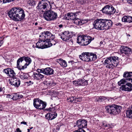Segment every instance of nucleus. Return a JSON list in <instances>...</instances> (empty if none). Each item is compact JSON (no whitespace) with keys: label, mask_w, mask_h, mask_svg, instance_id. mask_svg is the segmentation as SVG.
<instances>
[{"label":"nucleus","mask_w":132,"mask_h":132,"mask_svg":"<svg viewBox=\"0 0 132 132\" xmlns=\"http://www.w3.org/2000/svg\"><path fill=\"white\" fill-rule=\"evenodd\" d=\"M16 66L20 70H24L26 68L24 64V61L23 60L22 57L19 58L17 60Z\"/></svg>","instance_id":"obj_16"},{"label":"nucleus","mask_w":132,"mask_h":132,"mask_svg":"<svg viewBox=\"0 0 132 132\" xmlns=\"http://www.w3.org/2000/svg\"><path fill=\"white\" fill-rule=\"evenodd\" d=\"M59 35L63 40L65 41H68L72 36L71 33L68 31H63L61 33L59 34Z\"/></svg>","instance_id":"obj_14"},{"label":"nucleus","mask_w":132,"mask_h":132,"mask_svg":"<svg viewBox=\"0 0 132 132\" xmlns=\"http://www.w3.org/2000/svg\"><path fill=\"white\" fill-rule=\"evenodd\" d=\"M54 5V2L52 1L50 2L47 0H42L39 2L37 7L39 11L46 12L48 11L49 7L50 9Z\"/></svg>","instance_id":"obj_4"},{"label":"nucleus","mask_w":132,"mask_h":132,"mask_svg":"<svg viewBox=\"0 0 132 132\" xmlns=\"http://www.w3.org/2000/svg\"><path fill=\"white\" fill-rule=\"evenodd\" d=\"M52 35L54 36V38H51V36H50V38H48V39L46 41V47H49L52 45H55L57 43V41L55 40H53L55 36V35H53L51 33Z\"/></svg>","instance_id":"obj_18"},{"label":"nucleus","mask_w":132,"mask_h":132,"mask_svg":"<svg viewBox=\"0 0 132 132\" xmlns=\"http://www.w3.org/2000/svg\"><path fill=\"white\" fill-rule=\"evenodd\" d=\"M77 132H86L85 131L82 129H78L76 130Z\"/></svg>","instance_id":"obj_46"},{"label":"nucleus","mask_w":132,"mask_h":132,"mask_svg":"<svg viewBox=\"0 0 132 132\" xmlns=\"http://www.w3.org/2000/svg\"><path fill=\"white\" fill-rule=\"evenodd\" d=\"M105 127H108V128H111V126L109 124H106L104 126Z\"/></svg>","instance_id":"obj_47"},{"label":"nucleus","mask_w":132,"mask_h":132,"mask_svg":"<svg viewBox=\"0 0 132 132\" xmlns=\"http://www.w3.org/2000/svg\"><path fill=\"white\" fill-rule=\"evenodd\" d=\"M79 98V97L76 98L75 97V96H74V99L73 103H76L78 101H79L78 100Z\"/></svg>","instance_id":"obj_42"},{"label":"nucleus","mask_w":132,"mask_h":132,"mask_svg":"<svg viewBox=\"0 0 132 132\" xmlns=\"http://www.w3.org/2000/svg\"><path fill=\"white\" fill-rule=\"evenodd\" d=\"M120 52L121 54L128 56L132 53V49L127 46H122L120 48Z\"/></svg>","instance_id":"obj_13"},{"label":"nucleus","mask_w":132,"mask_h":132,"mask_svg":"<svg viewBox=\"0 0 132 132\" xmlns=\"http://www.w3.org/2000/svg\"><path fill=\"white\" fill-rule=\"evenodd\" d=\"M59 27L60 28H62L63 27V25L62 24H60L59 26Z\"/></svg>","instance_id":"obj_53"},{"label":"nucleus","mask_w":132,"mask_h":132,"mask_svg":"<svg viewBox=\"0 0 132 132\" xmlns=\"http://www.w3.org/2000/svg\"><path fill=\"white\" fill-rule=\"evenodd\" d=\"M79 57L82 60L85 61L89 62L95 61L97 57L96 54L93 53L85 52L82 53L79 55Z\"/></svg>","instance_id":"obj_6"},{"label":"nucleus","mask_w":132,"mask_h":132,"mask_svg":"<svg viewBox=\"0 0 132 132\" xmlns=\"http://www.w3.org/2000/svg\"><path fill=\"white\" fill-rule=\"evenodd\" d=\"M77 124L79 129L86 128L87 126V121L84 119H79L77 121Z\"/></svg>","instance_id":"obj_19"},{"label":"nucleus","mask_w":132,"mask_h":132,"mask_svg":"<svg viewBox=\"0 0 132 132\" xmlns=\"http://www.w3.org/2000/svg\"><path fill=\"white\" fill-rule=\"evenodd\" d=\"M80 12L78 11L76 12V13H73L74 14V16L75 18H77V17L79 16V13H80Z\"/></svg>","instance_id":"obj_41"},{"label":"nucleus","mask_w":132,"mask_h":132,"mask_svg":"<svg viewBox=\"0 0 132 132\" xmlns=\"http://www.w3.org/2000/svg\"><path fill=\"white\" fill-rule=\"evenodd\" d=\"M44 74L47 76L50 75L54 74V70L50 67L44 68Z\"/></svg>","instance_id":"obj_23"},{"label":"nucleus","mask_w":132,"mask_h":132,"mask_svg":"<svg viewBox=\"0 0 132 132\" xmlns=\"http://www.w3.org/2000/svg\"><path fill=\"white\" fill-rule=\"evenodd\" d=\"M1 105H0V110H1Z\"/></svg>","instance_id":"obj_59"},{"label":"nucleus","mask_w":132,"mask_h":132,"mask_svg":"<svg viewBox=\"0 0 132 132\" xmlns=\"http://www.w3.org/2000/svg\"><path fill=\"white\" fill-rule=\"evenodd\" d=\"M73 83L77 86H85L88 84V81L84 79H80L73 81Z\"/></svg>","instance_id":"obj_17"},{"label":"nucleus","mask_w":132,"mask_h":132,"mask_svg":"<svg viewBox=\"0 0 132 132\" xmlns=\"http://www.w3.org/2000/svg\"><path fill=\"white\" fill-rule=\"evenodd\" d=\"M77 2L79 4H83L85 2L84 0H77Z\"/></svg>","instance_id":"obj_44"},{"label":"nucleus","mask_w":132,"mask_h":132,"mask_svg":"<svg viewBox=\"0 0 132 132\" xmlns=\"http://www.w3.org/2000/svg\"><path fill=\"white\" fill-rule=\"evenodd\" d=\"M94 39V37L90 36H79L77 38V42L80 45L85 46L89 44Z\"/></svg>","instance_id":"obj_7"},{"label":"nucleus","mask_w":132,"mask_h":132,"mask_svg":"<svg viewBox=\"0 0 132 132\" xmlns=\"http://www.w3.org/2000/svg\"><path fill=\"white\" fill-rule=\"evenodd\" d=\"M5 73L10 77H13L15 76L16 74L13 70L10 68L6 69L4 70Z\"/></svg>","instance_id":"obj_21"},{"label":"nucleus","mask_w":132,"mask_h":132,"mask_svg":"<svg viewBox=\"0 0 132 132\" xmlns=\"http://www.w3.org/2000/svg\"><path fill=\"white\" fill-rule=\"evenodd\" d=\"M73 132H77V131H76V130L75 131H74Z\"/></svg>","instance_id":"obj_61"},{"label":"nucleus","mask_w":132,"mask_h":132,"mask_svg":"<svg viewBox=\"0 0 132 132\" xmlns=\"http://www.w3.org/2000/svg\"><path fill=\"white\" fill-rule=\"evenodd\" d=\"M56 61L59 63L62 67H66L67 66V64L66 61L61 59H59L57 60Z\"/></svg>","instance_id":"obj_28"},{"label":"nucleus","mask_w":132,"mask_h":132,"mask_svg":"<svg viewBox=\"0 0 132 132\" xmlns=\"http://www.w3.org/2000/svg\"><path fill=\"white\" fill-rule=\"evenodd\" d=\"M23 97V96L19 93L15 94L13 95L12 98L14 100L20 99Z\"/></svg>","instance_id":"obj_30"},{"label":"nucleus","mask_w":132,"mask_h":132,"mask_svg":"<svg viewBox=\"0 0 132 132\" xmlns=\"http://www.w3.org/2000/svg\"><path fill=\"white\" fill-rule=\"evenodd\" d=\"M108 113L111 114L116 115L120 112L122 107L115 104L108 105L106 108Z\"/></svg>","instance_id":"obj_8"},{"label":"nucleus","mask_w":132,"mask_h":132,"mask_svg":"<svg viewBox=\"0 0 132 132\" xmlns=\"http://www.w3.org/2000/svg\"><path fill=\"white\" fill-rule=\"evenodd\" d=\"M32 76L34 79L39 80L42 79L44 78V76L40 73L34 72Z\"/></svg>","instance_id":"obj_24"},{"label":"nucleus","mask_w":132,"mask_h":132,"mask_svg":"<svg viewBox=\"0 0 132 132\" xmlns=\"http://www.w3.org/2000/svg\"><path fill=\"white\" fill-rule=\"evenodd\" d=\"M119 58L117 56H112L105 60L104 64L105 67L109 69H113L116 67L119 63Z\"/></svg>","instance_id":"obj_5"},{"label":"nucleus","mask_w":132,"mask_h":132,"mask_svg":"<svg viewBox=\"0 0 132 132\" xmlns=\"http://www.w3.org/2000/svg\"><path fill=\"white\" fill-rule=\"evenodd\" d=\"M55 110V108H47L45 109V110L46 111H50L51 112H53V111H54V110Z\"/></svg>","instance_id":"obj_38"},{"label":"nucleus","mask_w":132,"mask_h":132,"mask_svg":"<svg viewBox=\"0 0 132 132\" xmlns=\"http://www.w3.org/2000/svg\"><path fill=\"white\" fill-rule=\"evenodd\" d=\"M122 22L130 23L132 22V17L128 15L124 16L122 18Z\"/></svg>","instance_id":"obj_25"},{"label":"nucleus","mask_w":132,"mask_h":132,"mask_svg":"<svg viewBox=\"0 0 132 132\" xmlns=\"http://www.w3.org/2000/svg\"><path fill=\"white\" fill-rule=\"evenodd\" d=\"M123 77L124 78H127L126 79H123L118 82V84L119 85L122 84H125L126 82V79L127 78H132V72L126 71L124 73Z\"/></svg>","instance_id":"obj_15"},{"label":"nucleus","mask_w":132,"mask_h":132,"mask_svg":"<svg viewBox=\"0 0 132 132\" xmlns=\"http://www.w3.org/2000/svg\"><path fill=\"white\" fill-rule=\"evenodd\" d=\"M21 124H23L24 125H27V122L24 121L21 122Z\"/></svg>","instance_id":"obj_51"},{"label":"nucleus","mask_w":132,"mask_h":132,"mask_svg":"<svg viewBox=\"0 0 132 132\" xmlns=\"http://www.w3.org/2000/svg\"><path fill=\"white\" fill-rule=\"evenodd\" d=\"M55 85V83H54L53 81H50L49 87L54 86Z\"/></svg>","instance_id":"obj_43"},{"label":"nucleus","mask_w":132,"mask_h":132,"mask_svg":"<svg viewBox=\"0 0 132 132\" xmlns=\"http://www.w3.org/2000/svg\"><path fill=\"white\" fill-rule=\"evenodd\" d=\"M50 81H44L43 82V84L44 85L45 88L49 87Z\"/></svg>","instance_id":"obj_34"},{"label":"nucleus","mask_w":132,"mask_h":132,"mask_svg":"<svg viewBox=\"0 0 132 132\" xmlns=\"http://www.w3.org/2000/svg\"><path fill=\"white\" fill-rule=\"evenodd\" d=\"M37 24H38V23L37 22H36L35 23V26H37Z\"/></svg>","instance_id":"obj_55"},{"label":"nucleus","mask_w":132,"mask_h":132,"mask_svg":"<svg viewBox=\"0 0 132 132\" xmlns=\"http://www.w3.org/2000/svg\"><path fill=\"white\" fill-rule=\"evenodd\" d=\"M103 12L109 15L113 14L116 11V10L112 6L109 5L105 6L102 9Z\"/></svg>","instance_id":"obj_11"},{"label":"nucleus","mask_w":132,"mask_h":132,"mask_svg":"<svg viewBox=\"0 0 132 132\" xmlns=\"http://www.w3.org/2000/svg\"><path fill=\"white\" fill-rule=\"evenodd\" d=\"M51 36V38H54V36H52L51 33L48 31L44 32V33H42L40 35L39 40L36 44V47L41 49H44L47 48L46 46V40L50 38V36Z\"/></svg>","instance_id":"obj_3"},{"label":"nucleus","mask_w":132,"mask_h":132,"mask_svg":"<svg viewBox=\"0 0 132 132\" xmlns=\"http://www.w3.org/2000/svg\"><path fill=\"white\" fill-rule=\"evenodd\" d=\"M78 18H75L72 21L74 23L76 24L77 25H78Z\"/></svg>","instance_id":"obj_40"},{"label":"nucleus","mask_w":132,"mask_h":132,"mask_svg":"<svg viewBox=\"0 0 132 132\" xmlns=\"http://www.w3.org/2000/svg\"><path fill=\"white\" fill-rule=\"evenodd\" d=\"M88 21V20H81L78 19V25H81L84 23H87Z\"/></svg>","instance_id":"obj_31"},{"label":"nucleus","mask_w":132,"mask_h":132,"mask_svg":"<svg viewBox=\"0 0 132 132\" xmlns=\"http://www.w3.org/2000/svg\"><path fill=\"white\" fill-rule=\"evenodd\" d=\"M33 128V127H31L30 128V129H32V128Z\"/></svg>","instance_id":"obj_58"},{"label":"nucleus","mask_w":132,"mask_h":132,"mask_svg":"<svg viewBox=\"0 0 132 132\" xmlns=\"http://www.w3.org/2000/svg\"><path fill=\"white\" fill-rule=\"evenodd\" d=\"M27 4L29 5L32 6L35 4V2L33 0H28Z\"/></svg>","instance_id":"obj_33"},{"label":"nucleus","mask_w":132,"mask_h":132,"mask_svg":"<svg viewBox=\"0 0 132 132\" xmlns=\"http://www.w3.org/2000/svg\"><path fill=\"white\" fill-rule=\"evenodd\" d=\"M57 116V114L54 112H50L47 113L45 116L46 118L48 120H52L56 118Z\"/></svg>","instance_id":"obj_22"},{"label":"nucleus","mask_w":132,"mask_h":132,"mask_svg":"<svg viewBox=\"0 0 132 132\" xmlns=\"http://www.w3.org/2000/svg\"><path fill=\"white\" fill-rule=\"evenodd\" d=\"M12 97V96L10 94H8L7 96V97L8 98H11Z\"/></svg>","instance_id":"obj_49"},{"label":"nucleus","mask_w":132,"mask_h":132,"mask_svg":"<svg viewBox=\"0 0 132 132\" xmlns=\"http://www.w3.org/2000/svg\"><path fill=\"white\" fill-rule=\"evenodd\" d=\"M69 41L70 42H71L72 43H73V40L72 39H70Z\"/></svg>","instance_id":"obj_54"},{"label":"nucleus","mask_w":132,"mask_h":132,"mask_svg":"<svg viewBox=\"0 0 132 132\" xmlns=\"http://www.w3.org/2000/svg\"><path fill=\"white\" fill-rule=\"evenodd\" d=\"M44 68H43L42 69H38L37 70V73H43L44 74Z\"/></svg>","instance_id":"obj_37"},{"label":"nucleus","mask_w":132,"mask_h":132,"mask_svg":"<svg viewBox=\"0 0 132 132\" xmlns=\"http://www.w3.org/2000/svg\"><path fill=\"white\" fill-rule=\"evenodd\" d=\"M15 0H3V3L13 2Z\"/></svg>","instance_id":"obj_39"},{"label":"nucleus","mask_w":132,"mask_h":132,"mask_svg":"<svg viewBox=\"0 0 132 132\" xmlns=\"http://www.w3.org/2000/svg\"><path fill=\"white\" fill-rule=\"evenodd\" d=\"M74 14L72 13H68L67 15L65 17V19L66 20H71L72 21L75 18Z\"/></svg>","instance_id":"obj_27"},{"label":"nucleus","mask_w":132,"mask_h":132,"mask_svg":"<svg viewBox=\"0 0 132 132\" xmlns=\"http://www.w3.org/2000/svg\"><path fill=\"white\" fill-rule=\"evenodd\" d=\"M128 36H130V35H128Z\"/></svg>","instance_id":"obj_64"},{"label":"nucleus","mask_w":132,"mask_h":132,"mask_svg":"<svg viewBox=\"0 0 132 132\" xmlns=\"http://www.w3.org/2000/svg\"><path fill=\"white\" fill-rule=\"evenodd\" d=\"M20 78L22 79H27V77L26 76V74L24 73H21L20 76Z\"/></svg>","instance_id":"obj_35"},{"label":"nucleus","mask_w":132,"mask_h":132,"mask_svg":"<svg viewBox=\"0 0 132 132\" xmlns=\"http://www.w3.org/2000/svg\"><path fill=\"white\" fill-rule=\"evenodd\" d=\"M74 96H72L68 98V102H73L74 99Z\"/></svg>","instance_id":"obj_36"},{"label":"nucleus","mask_w":132,"mask_h":132,"mask_svg":"<svg viewBox=\"0 0 132 132\" xmlns=\"http://www.w3.org/2000/svg\"><path fill=\"white\" fill-rule=\"evenodd\" d=\"M111 98H109V99H108V100L109 101V100H111Z\"/></svg>","instance_id":"obj_60"},{"label":"nucleus","mask_w":132,"mask_h":132,"mask_svg":"<svg viewBox=\"0 0 132 132\" xmlns=\"http://www.w3.org/2000/svg\"><path fill=\"white\" fill-rule=\"evenodd\" d=\"M43 17L46 20L51 21L55 20L57 18V15L56 13L52 11H49L44 13Z\"/></svg>","instance_id":"obj_9"},{"label":"nucleus","mask_w":132,"mask_h":132,"mask_svg":"<svg viewBox=\"0 0 132 132\" xmlns=\"http://www.w3.org/2000/svg\"><path fill=\"white\" fill-rule=\"evenodd\" d=\"M127 2L128 4L132 5V0H128Z\"/></svg>","instance_id":"obj_48"},{"label":"nucleus","mask_w":132,"mask_h":132,"mask_svg":"<svg viewBox=\"0 0 132 132\" xmlns=\"http://www.w3.org/2000/svg\"><path fill=\"white\" fill-rule=\"evenodd\" d=\"M3 43V40H1L0 41V47L2 45Z\"/></svg>","instance_id":"obj_52"},{"label":"nucleus","mask_w":132,"mask_h":132,"mask_svg":"<svg viewBox=\"0 0 132 132\" xmlns=\"http://www.w3.org/2000/svg\"><path fill=\"white\" fill-rule=\"evenodd\" d=\"M16 131L17 132H22L20 130V128H18L16 129Z\"/></svg>","instance_id":"obj_50"},{"label":"nucleus","mask_w":132,"mask_h":132,"mask_svg":"<svg viewBox=\"0 0 132 132\" xmlns=\"http://www.w3.org/2000/svg\"><path fill=\"white\" fill-rule=\"evenodd\" d=\"M103 44V42H100V44Z\"/></svg>","instance_id":"obj_57"},{"label":"nucleus","mask_w":132,"mask_h":132,"mask_svg":"<svg viewBox=\"0 0 132 132\" xmlns=\"http://www.w3.org/2000/svg\"><path fill=\"white\" fill-rule=\"evenodd\" d=\"M107 99L106 97L102 96L98 97H97L96 100V101L97 102H102Z\"/></svg>","instance_id":"obj_32"},{"label":"nucleus","mask_w":132,"mask_h":132,"mask_svg":"<svg viewBox=\"0 0 132 132\" xmlns=\"http://www.w3.org/2000/svg\"><path fill=\"white\" fill-rule=\"evenodd\" d=\"M113 22L111 20L107 19H97L93 23V28L97 30H108L112 26Z\"/></svg>","instance_id":"obj_1"},{"label":"nucleus","mask_w":132,"mask_h":132,"mask_svg":"<svg viewBox=\"0 0 132 132\" xmlns=\"http://www.w3.org/2000/svg\"><path fill=\"white\" fill-rule=\"evenodd\" d=\"M27 130H28V132H30V130L29 129H27Z\"/></svg>","instance_id":"obj_56"},{"label":"nucleus","mask_w":132,"mask_h":132,"mask_svg":"<svg viewBox=\"0 0 132 132\" xmlns=\"http://www.w3.org/2000/svg\"><path fill=\"white\" fill-rule=\"evenodd\" d=\"M126 80V82L130 81L132 83V79L131 78H127ZM120 88V89L122 90L130 91L132 90V85L130 83L127 82L125 85H122Z\"/></svg>","instance_id":"obj_12"},{"label":"nucleus","mask_w":132,"mask_h":132,"mask_svg":"<svg viewBox=\"0 0 132 132\" xmlns=\"http://www.w3.org/2000/svg\"><path fill=\"white\" fill-rule=\"evenodd\" d=\"M119 25V23H117V25Z\"/></svg>","instance_id":"obj_62"},{"label":"nucleus","mask_w":132,"mask_h":132,"mask_svg":"<svg viewBox=\"0 0 132 132\" xmlns=\"http://www.w3.org/2000/svg\"><path fill=\"white\" fill-rule=\"evenodd\" d=\"M127 118L132 119V106L130 107L126 111Z\"/></svg>","instance_id":"obj_29"},{"label":"nucleus","mask_w":132,"mask_h":132,"mask_svg":"<svg viewBox=\"0 0 132 132\" xmlns=\"http://www.w3.org/2000/svg\"><path fill=\"white\" fill-rule=\"evenodd\" d=\"M70 61H69V63H70Z\"/></svg>","instance_id":"obj_63"},{"label":"nucleus","mask_w":132,"mask_h":132,"mask_svg":"<svg viewBox=\"0 0 132 132\" xmlns=\"http://www.w3.org/2000/svg\"><path fill=\"white\" fill-rule=\"evenodd\" d=\"M22 57L23 60L24 61V64L26 68L31 63V58L28 57L23 56H22Z\"/></svg>","instance_id":"obj_26"},{"label":"nucleus","mask_w":132,"mask_h":132,"mask_svg":"<svg viewBox=\"0 0 132 132\" xmlns=\"http://www.w3.org/2000/svg\"><path fill=\"white\" fill-rule=\"evenodd\" d=\"M28 86H30L34 84V82L31 81H27L26 82Z\"/></svg>","instance_id":"obj_45"},{"label":"nucleus","mask_w":132,"mask_h":132,"mask_svg":"<svg viewBox=\"0 0 132 132\" xmlns=\"http://www.w3.org/2000/svg\"><path fill=\"white\" fill-rule=\"evenodd\" d=\"M33 105L34 107L37 109L42 110L46 107V103L45 102L38 98H35L34 100Z\"/></svg>","instance_id":"obj_10"},{"label":"nucleus","mask_w":132,"mask_h":132,"mask_svg":"<svg viewBox=\"0 0 132 132\" xmlns=\"http://www.w3.org/2000/svg\"><path fill=\"white\" fill-rule=\"evenodd\" d=\"M8 14L10 18L16 21H21L25 16L24 11L20 7L12 8L8 12Z\"/></svg>","instance_id":"obj_2"},{"label":"nucleus","mask_w":132,"mask_h":132,"mask_svg":"<svg viewBox=\"0 0 132 132\" xmlns=\"http://www.w3.org/2000/svg\"><path fill=\"white\" fill-rule=\"evenodd\" d=\"M10 83L15 87H18L20 85V81L19 78H14L11 79V81L10 82Z\"/></svg>","instance_id":"obj_20"}]
</instances>
